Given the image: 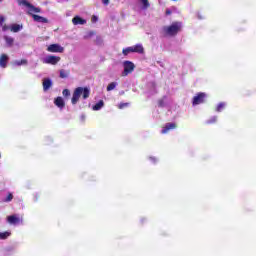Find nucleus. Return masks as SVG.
Returning a JSON list of instances; mask_svg holds the SVG:
<instances>
[{
  "instance_id": "obj_1",
  "label": "nucleus",
  "mask_w": 256,
  "mask_h": 256,
  "mask_svg": "<svg viewBox=\"0 0 256 256\" xmlns=\"http://www.w3.org/2000/svg\"><path fill=\"white\" fill-rule=\"evenodd\" d=\"M81 95L83 99H89V95H91V90L87 87H77L72 95L71 103L72 105H77L79 103V99H81Z\"/></svg>"
},
{
  "instance_id": "obj_2",
  "label": "nucleus",
  "mask_w": 256,
  "mask_h": 256,
  "mask_svg": "<svg viewBox=\"0 0 256 256\" xmlns=\"http://www.w3.org/2000/svg\"><path fill=\"white\" fill-rule=\"evenodd\" d=\"M163 31L165 35H169L170 37H175L179 31H181V22H173L170 26H164Z\"/></svg>"
},
{
  "instance_id": "obj_3",
  "label": "nucleus",
  "mask_w": 256,
  "mask_h": 256,
  "mask_svg": "<svg viewBox=\"0 0 256 256\" xmlns=\"http://www.w3.org/2000/svg\"><path fill=\"white\" fill-rule=\"evenodd\" d=\"M0 25L2 26V31H11L12 33H19L21 29H23V25L20 24H12L11 26H7L5 24V16H0Z\"/></svg>"
},
{
  "instance_id": "obj_4",
  "label": "nucleus",
  "mask_w": 256,
  "mask_h": 256,
  "mask_svg": "<svg viewBox=\"0 0 256 256\" xmlns=\"http://www.w3.org/2000/svg\"><path fill=\"white\" fill-rule=\"evenodd\" d=\"M205 99H207V94L205 92H199L193 97L192 105H201L202 103H205Z\"/></svg>"
},
{
  "instance_id": "obj_5",
  "label": "nucleus",
  "mask_w": 256,
  "mask_h": 256,
  "mask_svg": "<svg viewBox=\"0 0 256 256\" xmlns=\"http://www.w3.org/2000/svg\"><path fill=\"white\" fill-rule=\"evenodd\" d=\"M124 71H123V76L127 77L129 73L132 71H135V64L131 61H124L123 63Z\"/></svg>"
},
{
  "instance_id": "obj_6",
  "label": "nucleus",
  "mask_w": 256,
  "mask_h": 256,
  "mask_svg": "<svg viewBox=\"0 0 256 256\" xmlns=\"http://www.w3.org/2000/svg\"><path fill=\"white\" fill-rule=\"evenodd\" d=\"M7 222L9 225H19V223H23V218L17 216V214H14L7 217Z\"/></svg>"
},
{
  "instance_id": "obj_7",
  "label": "nucleus",
  "mask_w": 256,
  "mask_h": 256,
  "mask_svg": "<svg viewBox=\"0 0 256 256\" xmlns=\"http://www.w3.org/2000/svg\"><path fill=\"white\" fill-rule=\"evenodd\" d=\"M47 51L49 53H63V51H65V48H63L59 44H51L48 46Z\"/></svg>"
},
{
  "instance_id": "obj_8",
  "label": "nucleus",
  "mask_w": 256,
  "mask_h": 256,
  "mask_svg": "<svg viewBox=\"0 0 256 256\" xmlns=\"http://www.w3.org/2000/svg\"><path fill=\"white\" fill-rule=\"evenodd\" d=\"M59 61H61V57L53 56V55L47 56L44 59V63H46L47 65H57V63H59Z\"/></svg>"
},
{
  "instance_id": "obj_9",
  "label": "nucleus",
  "mask_w": 256,
  "mask_h": 256,
  "mask_svg": "<svg viewBox=\"0 0 256 256\" xmlns=\"http://www.w3.org/2000/svg\"><path fill=\"white\" fill-rule=\"evenodd\" d=\"M7 63H9V56L7 54H1L0 55V67L2 69H6Z\"/></svg>"
},
{
  "instance_id": "obj_10",
  "label": "nucleus",
  "mask_w": 256,
  "mask_h": 256,
  "mask_svg": "<svg viewBox=\"0 0 256 256\" xmlns=\"http://www.w3.org/2000/svg\"><path fill=\"white\" fill-rule=\"evenodd\" d=\"M171 129H177V124L166 123L165 127L161 131L162 135H165V133H169V131H171Z\"/></svg>"
},
{
  "instance_id": "obj_11",
  "label": "nucleus",
  "mask_w": 256,
  "mask_h": 256,
  "mask_svg": "<svg viewBox=\"0 0 256 256\" xmlns=\"http://www.w3.org/2000/svg\"><path fill=\"white\" fill-rule=\"evenodd\" d=\"M43 91H49V89H51V87H53V82L51 81V79L49 78H45L43 80Z\"/></svg>"
},
{
  "instance_id": "obj_12",
  "label": "nucleus",
  "mask_w": 256,
  "mask_h": 256,
  "mask_svg": "<svg viewBox=\"0 0 256 256\" xmlns=\"http://www.w3.org/2000/svg\"><path fill=\"white\" fill-rule=\"evenodd\" d=\"M54 105H56V107H58L59 109H63L65 107V100H63V97L58 96L54 100Z\"/></svg>"
},
{
  "instance_id": "obj_13",
  "label": "nucleus",
  "mask_w": 256,
  "mask_h": 256,
  "mask_svg": "<svg viewBox=\"0 0 256 256\" xmlns=\"http://www.w3.org/2000/svg\"><path fill=\"white\" fill-rule=\"evenodd\" d=\"M32 18L36 23H49V20L43 16L37 15V14H32Z\"/></svg>"
},
{
  "instance_id": "obj_14",
  "label": "nucleus",
  "mask_w": 256,
  "mask_h": 256,
  "mask_svg": "<svg viewBox=\"0 0 256 256\" xmlns=\"http://www.w3.org/2000/svg\"><path fill=\"white\" fill-rule=\"evenodd\" d=\"M131 47H132V53H140V54L145 53V48H143V45L141 44H136Z\"/></svg>"
},
{
  "instance_id": "obj_15",
  "label": "nucleus",
  "mask_w": 256,
  "mask_h": 256,
  "mask_svg": "<svg viewBox=\"0 0 256 256\" xmlns=\"http://www.w3.org/2000/svg\"><path fill=\"white\" fill-rule=\"evenodd\" d=\"M72 23L73 25H85V23H87V20L81 18L80 16H75L72 19Z\"/></svg>"
},
{
  "instance_id": "obj_16",
  "label": "nucleus",
  "mask_w": 256,
  "mask_h": 256,
  "mask_svg": "<svg viewBox=\"0 0 256 256\" xmlns=\"http://www.w3.org/2000/svg\"><path fill=\"white\" fill-rule=\"evenodd\" d=\"M33 13H41V8L35 7L33 4H31L28 14L33 17Z\"/></svg>"
},
{
  "instance_id": "obj_17",
  "label": "nucleus",
  "mask_w": 256,
  "mask_h": 256,
  "mask_svg": "<svg viewBox=\"0 0 256 256\" xmlns=\"http://www.w3.org/2000/svg\"><path fill=\"white\" fill-rule=\"evenodd\" d=\"M105 102H103V100H100L99 102H97L94 106H93V111H100V109L102 107H104Z\"/></svg>"
},
{
  "instance_id": "obj_18",
  "label": "nucleus",
  "mask_w": 256,
  "mask_h": 256,
  "mask_svg": "<svg viewBox=\"0 0 256 256\" xmlns=\"http://www.w3.org/2000/svg\"><path fill=\"white\" fill-rule=\"evenodd\" d=\"M69 73H71L69 70L61 69L60 79H67V77H69Z\"/></svg>"
},
{
  "instance_id": "obj_19",
  "label": "nucleus",
  "mask_w": 256,
  "mask_h": 256,
  "mask_svg": "<svg viewBox=\"0 0 256 256\" xmlns=\"http://www.w3.org/2000/svg\"><path fill=\"white\" fill-rule=\"evenodd\" d=\"M122 53L125 57H127V55H129V53H133V48L130 46V47H127V48H124L122 50Z\"/></svg>"
},
{
  "instance_id": "obj_20",
  "label": "nucleus",
  "mask_w": 256,
  "mask_h": 256,
  "mask_svg": "<svg viewBox=\"0 0 256 256\" xmlns=\"http://www.w3.org/2000/svg\"><path fill=\"white\" fill-rule=\"evenodd\" d=\"M140 3H142L143 9H149V7H151L149 0H140Z\"/></svg>"
},
{
  "instance_id": "obj_21",
  "label": "nucleus",
  "mask_w": 256,
  "mask_h": 256,
  "mask_svg": "<svg viewBox=\"0 0 256 256\" xmlns=\"http://www.w3.org/2000/svg\"><path fill=\"white\" fill-rule=\"evenodd\" d=\"M223 109H225V103L221 102V103H219V104L217 105L216 111H217L218 113H221V111H223Z\"/></svg>"
},
{
  "instance_id": "obj_22",
  "label": "nucleus",
  "mask_w": 256,
  "mask_h": 256,
  "mask_svg": "<svg viewBox=\"0 0 256 256\" xmlns=\"http://www.w3.org/2000/svg\"><path fill=\"white\" fill-rule=\"evenodd\" d=\"M117 87V83L116 82H112L107 86V91H113V89H115Z\"/></svg>"
},
{
  "instance_id": "obj_23",
  "label": "nucleus",
  "mask_w": 256,
  "mask_h": 256,
  "mask_svg": "<svg viewBox=\"0 0 256 256\" xmlns=\"http://www.w3.org/2000/svg\"><path fill=\"white\" fill-rule=\"evenodd\" d=\"M10 201H13V194L11 192H9L7 197L4 199V203H10Z\"/></svg>"
},
{
  "instance_id": "obj_24",
  "label": "nucleus",
  "mask_w": 256,
  "mask_h": 256,
  "mask_svg": "<svg viewBox=\"0 0 256 256\" xmlns=\"http://www.w3.org/2000/svg\"><path fill=\"white\" fill-rule=\"evenodd\" d=\"M19 5H24L25 7H28V9L31 7V3H29L27 0H20Z\"/></svg>"
},
{
  "instance_id": "obj_25",
  "label": "nucleus",
  "mask_w": 256,
  "mask_h": 256,
  "mask_svg": "<svg viewBox=\"0 0 256 256\" xmlns=\"http://www.w3.org/2000/svg\"><path fill=\"white\" fill-rule=\"evenodd\" d=\"M7 45H13V42L15 41L12 37L5 36L4 37Z\"/></svg>"
},
{
  "instance_id": "obj_26",
  "label": "nucleus",
  "mask_w": 256,
  "mask_h": 256,
  "mask_svg": "<svg viewBox=\"0 0 256 256\" xmlns=\"http://www.w3.org/2000/svg\"><path fill=\"white\" fill-rule=\"evenodd\" d=\"M15 65H17L18 67L21 65H27V60H25V59L17 60V61H15Z\"/></svg>"
},
{
  "instance_id": "obj_27",
  "label": "nucleus",
  "mask_w": 256,
  "mask_h": 256,
  "mask_svg": "<svg viewBox=\"0 0 256 256\" xmlns=\"http://www.w3.org/2000/svg\"><path fill=\"white\" fill-rule=\"evenodd\" d=\"M9 235H11L9 232H0V239L5 240Z\"/></svg>"
},
{
  "instance_id": "obj_28",
  "label": "nucleus",
  "mask_w": 256,
  "mask_h": 256,
  "mask_svg": "<svg viewBox=\"0 0 256 256\" xmlns=\"http://www.w3.org/2000/svg\"><path fill=\"white\" fill-rule=\"evenodd\" d=\"M213 123H217V116H214L207 121L208 125H213Z\"/></svg>"
},
{
  "instance_id": "obj_29",
  "label": "nucleus",
  "mask_w": 256,
  "mask_h": 256,
  "mask_svg": "<svg viewBox=\"0 0 256 256\" xmlns=\"http://www.w3.org/2000/svg\"><path fill=\"white\" fill-rule=\"evenodd\" d=\"M93 35H95V31H90L84 36V39H91Z\"/></svg>"
},
{
  "instance_id": "obj_30",
  "label": "nucleus",
  "mask_w": 256,
  "mask_h": 256,
  "mask_svg": "<svg viewBox=\"0 0 256 256\" xmlns=\"http://www.w3.org/2000/svg\"><path fill=\"white\" fill-rule=\"evenodd\" d=\"M62 95L63 97H69V95H71V91H69V89H64L62 91Z\"/></svg>"
},
{
  "instance_id": "obj_31",
  "label": "nucleus",
  "mask_w": 256,
  "mask_h": 256,
  "mask_svg": "<svg viewBox=\"0 0 256 256\" xmlns=\"http://www.w3.org/2000/svg\"><path fill=\"white\" fill-rule=\"evenodd\" d=\"M125 107H129V103H120L118 109H125Z\"/></svg>"
},
{
  "instance_id": "obj_32",
  "label": "nucleus",
  "mask_w": 256,
  "mask_h": 256,
  "mask_svg": "<svg viewBox=\"0 0 256 256\" xmlns=\"http://www.w3.org/2000/svg\"><path fill=\"white\" fill-rule=\"evenodd\" d=\"M158 107H165V100L163 99L158 100Z\"/></svg>"
},
{
  "instance_id": "obj_33",
  "label": "nucleus",
  "mask_w": 256,
  "mask_h": 256,
  "mask_svg": "<svg viewBox=\"0 0 256 256\" xmlns=\"http://www.w3.org/2000/svg\"><path fill=\"white\" fill-rule=\"evenodd\" d=\"M91 21H92V23H97V21H98L97 16H92Z\"/></svg>"
},
{
  "instance_id": "obj_34",
  "label": "nucleus",
  "mask_w": 256,
  "mask_h": 256,
  "mask_svg": "<svg viewBox=\"0 0 256 256\" xmlns=\"http://www.w3.org/2000/svg\"><path fill=\"white\" fill-rule=\"evenodd\" d=\"M102 3H103L104 5H109V0H102Z\"/></svg>"
},
{
  "instance_id": "obj_35",
  "label": "nucleus",
  "mask_w": 256,
  "mask_h": 256,
  "mask_svg": "<svg viewBox=\"0 0 256 256\" xmlns=\"http://www.w3.org/2000/svg\"><path fill=\"white\" fill-rule=\"evenodd\" d=\"M166 15H171V10H166Z\"/></svg>"
},
{
  "instance_id": "obj_36",
  "label": "nucleus",
  "mask_w": 256,
  "mask_h": 256,
  "mask_svg": "<svg viewBox=\"0 0 256 256\" xmlns=\"http://www.w3.org/2000/svg\"><path fill=\"white\" fill-rule=\"evenodd\" d=\"M1 1H3V0H0V3H1Z\"/></svg>"
},
{
  "instance_id": "obj_37",
  "label": "nucleus",
  "mask_w": 256,
  "mask_h": 256,
  "mask_svg": "<svg viewBox=\"0 0 256 256\" xmlns=\"http://www.w3.org/2000/svg\"><path fill=\"white\" fill-rule=\"evenodd\" d=\"M0 158H1V154H0Z\"/></svg>"
}]
</instances>
